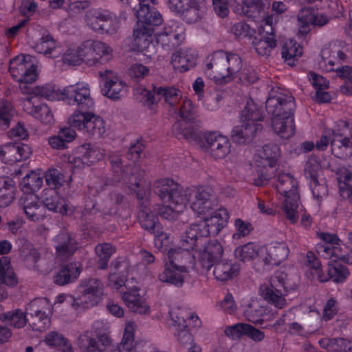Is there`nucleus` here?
<instances>
[{
	"label": "nucleus",
	"mask_w": 352,
	"mask_h": 352,
	"mask_svg": "<svg viewBox=\"0 0 352 352\" xmlns=\"http://www.w3.org/2000/svg\"><path fill=\"white\" fill-rule=\"evenodd\" d=\"M0 320L14 327L21 328L25 324L28 318L22 311L16 309L1 314Z\"/></svg>",
	"instance_id": "6e6d98bb"
},
{
	"label": "nucleus",
	"mask_w": 352,
	"mask_h": 352,
	"mask_svg": "<svg viewBox=\"0 0 352 352\" xmlns=\"http://www.w3.org/2000/svg\"><path fill=\"white\" fill-rule=\"evenodd\" d=\"M280 156L279 146L275 144H267L258 151L255 156L257 177L254 184L261 186L266 184L274 174L270 169L276 166Z\"/></svg>",
	"instance_id": "1a4fd4ad"
},
{
	"label": "nucleus",
	"mask_w": 352,
	"mask_h": 352,
	"mask_svg": "<svg viewBox=\"0 0 352 352\" xmlns=\"http://www.w3.org/2000/svg\"><path fill=\"white\" fill-rule=\"evenodd\" d=\"M337 76L342 78H346V85L342 87L343 92L348 95H352V67L345 65H339L334 70Z\"/></svg>",
	"instance_id": "338daca9"
},
{
	"label": "nucleus",
	"mask_w": 352,
	"mask_h": 352,
	"mask_svg": "<svg viewBox=\"0 0 352 352\" xmlns=\"http://www.w3.org/2000/svg\"><path fill=\"white\" fill-rule=\"evenodd\" d=\"M206 236L201 235V230L195 223L192 224L182 235L179 245L185 250L191 252L202 244Z\"/></svg>",
	"instance_id": "72a5a7b5"
},
{
	"label": "nucleus",
	"mask_w": 352,
	"mask_h": 352,
	"mask_svg": "<svg viewBox=\"0 0 352 352\" xmlns=\"http://www.w3.org/2000/svg\"><path fill=\"white\" fill-rule=\"evenodd\" d=\"M261 260L265 265H278L289 255V249L285 243L274 242L267 246H261Z\"/></svg>",
	"instance_id": "a878e982"
},
{
	"label": "nucleus",
	"mask_w": 352,
	"mask_h": 352,
	"mask_svg": "<svg viewBox=\"0 0 352 352\" xmlns=\"http://www.w3.org/2000/svg\"><path fill=\"white\" fill-rule=\"evenodd\" d=\"M63 100L78 108L69 118L71 126L89 135L101 137L106 131L102 118L94 113L95 103L87 83L78 82L63 89Z\"/></svg>",
	"instance_id": "f257e3e1"
},
{
	"label": "nucleus",
	"mask_w": 352,
	"mask_h": 352,
	"mask_svg": "<svg viewBox=\"0 0 352 352\" xmlns=\"http://www.w3.org/2000/svg\"><path fill=\"white\" fill-rule=\"evenodd\" d=\"M99 74L102 78L105 77L103 91L107 97L112 100H118L126 95L127 92L126 83L118 76L114 75L111 71L100 72Z\"/></svg>",
	"instance_id": "5701e85b"
},
{
	"label": "nucleus",
	"mask_w": 352,
	"mask_h": 352,
	"mask_svg": "<svg viewBox=\"0 0 352 352\" xmlns=\"http://www.w3.org/2000/svg\"><path fill=\"white\" fill-rule=\"evenodd\" d=\"M135 324L129 321L126 323L120 343L117 346L119 352H131L134 348V331Z\"/></svg>",
	"instance_id": "603ef678"
},
{
	"label": "nucleus",
	"mask_w": 352,
	"mask_h": 352,
	"mask_svg": "<svg viewBox=\"0 0 352 352\" xmlns=\"http://www.w3.org/2000/svg\"><path fill=\"white\" fill-rule=\"evenodd\" d=\"M107 16L105 10H90L86 13L85 22L91 30L102 32L103 20Z\"/></svg>",
	"instance_id": "3c124183"
},
{
	"label": "nucleus",
	"mask_w": 352,
	"mask_h": 352,
	"mask_svg": "<svg viewBox=\"0 0 352 352\" xmlns=\"http://www.w3.org/2000/svg\"><path fill=\"white\" fill-rule=\"evenodd\" d=\"M169 314L172 325L175 327L174 336L177 342L182 345L190 344L192 341V336L187 327L184 312L180 311L176 313L174 311H170Z\"/></svg>",
	"instance_id": "bb28decb"
},
{
	"label": "nucleus",
	"mask_w": 352,
	"mask_h": 352,
	"mask_svg": "<svg viewBox=\"0 0 352 352\" xmlns=\"http://www.w3.org/2000/svg\"><path fill=\"white\" fill-rule=\"evenodd\" d=\"M156 94L159 100L162 98L170 106H174L181 98V92L174 87H159L156 88Z\"/></svg>",
	"instance_id": "4d7b16f0"
},
{
	"label": "nucleus",
	"mask_w": 352,
	"mask_h": 352,
	"mask_svg": "<svg viewBox=\"0 0 352 352\" xmlns=\"http://www.w3.org/2000/svg\"><path fill=\"white\" fill-rule=\"evenodd\" d=\"M314 10L309 8H302L298 13L297 18L299 25V31L302 34H307L312 25V20L314 19Z\"/></svg>",
	"instance_id": "bf43d9fd"
},
{
	"label": "nucleus",
	"mask_w": 352,
	"mask_h": 352,
	"mask_svg": "<svg viewBox=\"0 0 352 352\" xmlns=\"http://www.w3.org/2000/svg\"><path fill=\"white\" fill-rule=\"evenodd\" d=\"M81 271V265L78 263L67 264L54 274V283L60 286L72 283L78 278Z\"/></svg>",
	"instance_id": "2f4dec72"
},
{
	"label": "nucleus",
	"mask_w": 352,
	"mask_h": 352,
	"mask_svg": "<svg viewBox=\"0 0 352 352\" xmlns=\"http://www.w3.org/2000/svg\"><path fill=\"white\" fill-rule=\"evenodd\" d=\"M338 180L340 184V190L346 194L349 202L352 203V166L340 168L338 172Z\"/></svg>",
	"instance_id": "8fccbe9b"
},
{
	"label": "nucleus",
	"mask_w": 352,
	"mask_h": 352,
	"mask_svg": "<svg viewBox=\"0 0 352 352\" xmlns=\"http://www.w3.org/2000/svg\"><path fill=\"white\" fill-rule=\"evenodd\" d=\"M266 110L272 116L274 131L283 139H289L295 132L294 111L295 100L288 92L272 91L266 101Z\"/></svg>",
	"instance_id": "f03ea898"
},
{
	"label": "nucleus",
	"mask_w": 352,
	"mask_h": 352,
	"mask_svg": "<svg viewBox=\"0 0 352 352\" xmlns=\"http://www.w3.org/2000/svg\"><path fill=\"white\" fill-rule=\"evenodd\" d=\"M96 254L99 257L98 267L104 270L107 267L111 256L115 252V248L109 243H104L98 244L95 248Z\"/></svg>",
	"instance_id": "5fc2aeb1"
},
{
	"label": "nucleus",
	"mask_w": 352,
	"mask_h": 352,
	"mask_svg": "<svg viewBox=\"0 0 352 352\" xmlns=\"http://www.w3.org/2000/svg\"><path fill=\"white\" fill-rule=\"evenodd\" d=\"M153 191L164 203L154 208L162 218L173 220L186 208L187 198L184 196V190L174 180L164 178L156 181Z\"/></svg>",
	"instance_id": "20e7f679"
},
{
	"label": "nucleus",
	"mask_w": 352,
	"mask_h": 352,
	"mask_svg": "<svg viewBox=\"0 0 352 352\" xmlns=\"http://www.w3.org/2000/svg\"><path fill=\"white\" fill-rule=\"evenodd\" d=\"M9 72L16 81L23 83H32L37 76L36 66L30 55L21 54L10 60Z\"/></svg>",
	"instance_id": "ddd939ff"
},
{
	"label": "nucleus",
	"mask_w": 352,
	"mask_h": 352,
	"mask_svg": "<svg viewBox=\"0 0 352 352\" xmlns=\"http://www.w3.org/2000/svg\"><path fill=\"white\" fill-rule=\"evenodd\" d=\"M88 293L102 299L104 294V285L102 282L96 278H87L81 280L78 287Z\"/></svg>",
	"instance_id": "864d4df0"
},
{
	"label": "nucleus",
	"mask_w": 352,
	"mask_h": 352,
	"mask_svg": "<svg viewBox=\"0 0 352 352\" xmlns=\"http://www.w3.org/2000/svg\"><path fill=\"white\" fill-rule=\"evenodd\" d=\"M173 133L178 139L201 142L204 133L195 129L190 120H180L173 125Z\"/></svg>",
	"instance_id": "c756f323"
},
{
	"label": "nucleus",
	"mask_w": 352,
	"mask_h": 352,
	"mask_svg": "<svg viewBox=\"0 0 352 352\" xmlns=\"http://www.w3.org/2000/svg\"><path fill=\"white\" fill-rule=\"evenodd\" d=\"M133 191L136 193L137 198L142 208L138 213L139 223L142 228L154 234L155 248L162 250L164 246L168 245L170 236L169 234L164 232L157 216L155 215L147 207L148 186L144 184Z\"/></svg>",
	"instance_id": "423d86ee"
},
{
	"label": "nucleus",
	"mask_w": 352,
	"mask_h": 352,
	"mask_svg": "<svg viewBox=\"0 0 352 352\" xmlns=\"http://www.w3.org/2000/svg\"><path fill=\"white\" fill-rule=\"evenodd\" d=\"M319 65L325 72H333L335 67L341 65L348 59L343 47L336 43L329 44L322 48Z\"/></svg>",
	"instance_id": "f3484780"
},
{
	"label": "nucleus",
	"mask_w": 352,
	"mask_h": 352,
	"mask_svg": "<svg viewBox=\"0 0 352 352\" xmlns=\"http://www.w3.org/2000/svg\"><path fill=\"white\" fill-rule=\"evenodd\" d=\"M239 265L232 261H222L214 265L213 274L216 279L225 281L236 276L239 272Z\"/></svg>",
	"instance_id": "c9c22d12"
},
{
	"label": "nucleus",
	"mask_w": 352,
	"mask_h": 352,
	"mask_svg": "<svg viewBox=\"0 0 352 352\" xmlns=\"http://www.w3.org/2000/svg\"><path fill=\"white\" fill-rule=\"evenodd\" d=\"M43 184V176L36 171H31L27 174L21 182L24 195L32 194V192L38 190Z\"/></svg>",
	"instance_id": "09e8293b"
},
{
	"label": "nucleus",
	"mask_w": 352,
	"mask_h": 352,
	"mask_svg": "<svg viewBox=\"0 0 352 352\" xmlns=\"http://www.w3.org/2000/svg\"><path fill=\"white\" fill-rule=\"evenodd\" d=\"M31 153V148L21 142H9L0 146V160L5 164H12L25 160Z\"/></svg>",
	"instance_id": "6ab92c4d"
},
{
	"label": "nucleus",
	"mask_w": 352,
	"mask_h": 352,
	"mask_svg": "<svg viewBox=\"0 0 352 352\" xmlns=\"http://www.w3.org/2000/svg\"><path fill=\"white\" fill-rule=\"evenodd\" d=\"M44 342L47 346L60 348L63 352H73L69 341L58 331H52L47 333Z\"/></svg>",
	"instance_id": "de8ad7c7"
},
{
	"label": "nucleus",
	"mask_w": 352,
	"mask_h": 352,
	"mask_svg": "<svg viewBox=\"0 0 352 352\" xmlns=\"http://www.w3.org/2000/svg\"><path fill=\"white\" fill-rule=\"evenodd\" d=\"M261 246L250 242L237 247L234 252V256L241 261H248L256 258L261 259Z\"/></svg>",
	"instance_id": "a19ab883"
},
{
	"label": "nucleus",
	"mask_w": 352,
	"mask_h": 352,
	"mask_svg": "<svg viewBox=\"0 0 352 352\" xmlns=\"http://www.w3.org/2000/svg\"><path fill=\"white\" fill-rule=\"evenodd\" d=\"M109 160L113 171L117 173L118 177L121 176V179L131 190H135L136 188L145 184L142 181L144 175L143 170H140L137 166H127L126 169L122 168V160L120 156L115 154L110 155Z\"/></svg>",
	"instance_id": "2eb2a0df"
},
{
	"label": "nucleus",
	"mask_w": 352,
	"mask_h": 352,
	"mask_svg": "<svg viewBox=\"0 0 352 352\" xmlns=\"http://www.w3.org/2000/svg\"><path fill=\"white\" fill-rule=\"evenodd\" d=\"M139 291V289L135 287L124 292L122 300L131 311L140 314H148L150 313V307L146 298L140 294Z\"/></svg>",
	"instance_id": "c85d7f7f"
},
{
	"label": "nucleus",
	"mask_w": 352,
	"mask_h": 352,
	"mask_svg": "<svg viewBox=\"0 0 352 352\" xmlns=\"http://www.w3.org/2000/svg\"><path fill=\"white\" fill-rule=\"evenodd\" d=\"M296 286L289 284L287 274L283 272H276L271 277L268 285H262L259 292L263 299L278 309H283L287 305L285 297Z\"/></svg>",
	"instance_id": "0eeeda50"
},
{
	"label": "nucleus",
	"mask_w": 352,
	"mask_h": 352,
	"mask_svg": "<svg viewBox=\"0 0 352 352\" xmlns=\"http://www.w3.org/2000/svg\"><path fill=\"white\" fill-rule=\"evenodd\" d=\"M297 184V181L289 173H283L278 175L276 188L280 194L285 196L282 209L292 223H296L298 219L299 195Z\"/></svg>",
	"instance_id": "6e6552de"
},
{
	"label": "nucleus",
	"mask_w": 352,
	"mask_h": 352,
	"mask_svg": "<svg viewBox=\"0 0 352 352\" xmlns=\"http://www.w3.org/2000/svg\"><path fill=\"white\" fill-rule=\"evenodd\" d=\"M252 45L258 55L269 56L276 47V40L274 34H267L262 38H254Z\"/></svg>",
	"instance_id": "c03bdc74"
},
{
	"label": "nucleus",
	"mask_w": 352,
	"mask_h": 352,
	"mask_svg": "<svg viewBox=\"0 0 352 352\" xmlns=\"http://www.w3.org/2000/svg\"><path fill=\"white\" fill-rule=\"evenodd\" d=\"M241 122H250L252 124H261L263 116L262 110L252 100L247 102L241 114Z\"/></svg>",
	"instance_id": "a18cd8bd"
},
{
	"label": "nucleus",
	"mask_w": 352,
	"mask_h": 352,
	"mask_svg": "<svg viewBox=\"0 0 352 352\" xmlns=\"http://www.w3.org/2000/svg\"><path fill=\"white\" fill-rule=\"evenodd\" d=\"M72 300V306L76 309H89L97 305L102 299L78 288L76 296L70 297Z\"/></svg>",
	"instance_id": "ea45409f"
},
{
	"label": "nucleus",
	"mask_w": 352,
	"mask_h": 352,
	"mask_svg": "<svg viewBox=\"0 0 352 352\" xmlns=\"http://www.w3.org/2000/svg\"><path fill=\"white\" fill-rule=\"evenodd\" d=\"M14 114L12 104L6 100L0 101V127L7 129Z\"/></svg>",
	"instance_id": "680f3d73"
},
{
	"label": "nucleus",
	"mask_w": 352,
	"mask_h": 352,
	"mask_svg": "<svg viewBox=\"0 0 352 352\" xmlns=\"http://www.w3.org/2000/svg\"><path fill=\"white\" fill-rule=\"evenodd\" d=\"M269 308L257 304H249L243 311L245 318L250 322L260 324L263 321L270 320L268 317Z\"/></svg>",
	"instance_id": "4c0bfd02"
},
{
	"label": "nucleus",
	"mask_w": 352,
	"mask_h": 352,
	"mask_svg": "<svg viewBox=\"0 0 352 352\" xmlns=\"http://www.w3.org/2000/svg\"><path fill=\"white\" fill-rule=\"evenodd\" d=\"M201 142L202 149L214 159H223L230 151L231 144L226 136L217 132H205Z\"/></svg>",
	"instance_id": "4468645a"
},
{
	"label": "nucleus",
	"mask_w": 352,
	"mask_h": 352,
	"mask_svg": "<svg viewBox=\"0 0 352 352\" xmlns=\"http://www.w3.org/2000/svg\"><path fill=\"white\" fill-rule=\"evenodd\" d=\"M139 3L133 8L138 19L137 28L134 30L133 45L140 52L147 51L152 43L153 26L162 24V16L155 7L157 0H138Z\"/></svg>",
	"instance_id": "7ed1b4c3"
},
{
	"label": "nucleus",
	"mask_w": 352,
	"mask_h": 352,
	"mask_svg": "<svg viewBox=\"0 0 352 352\" xmlns=\"http://www.w3.org/2000/svg\"><path fill=\"white\" fill-rule=\"evenodd\" d=\"M242 69L241 57L223 50L214 52L206 60L205 73L218 83L232 81Z\"/></svg>",
	"instance_id": "39448f33"
},
{
	"label": "nucleus",
	"mask_w": 352,
	"mask_h": 352,
	"mask_svg": "<svg viewBox=\"0 0 352 352\" xmlns=\"http://www.w3.org/2000/svg\"><path fill=\"white\" fill-rule=\"evenodd\" d=\"M262 130L261 124H252L250 122H242L240 126H236L232 131V139L239 144L250 142L256 134Z\"/></svg>",
	"instance_id": "7c9ffc66"
},
{
	"label": "nucleus",
	"mask_w": 352,
	"mask_h": 352,
	"mask_svg": "<svg viewBox=\"0 0 352 352\" xmlns=\"http://www.w3.org/2000/svg\"><path fill=\"white\" fill-rule=\"evenodd\" d=\"M190 270L182 272L179 267H173L164 262V270L159 274L158 279L163 283H168L177 287H182L188 276Z\"/></svg>",
	"instance_id": "473e14b6"
},
{
	"label": "nucleus",
	"mask_w": 352,
	"mask_h": 352,
	"mask_svg": "<svg viewBox=\"0 0 352 352\" xmlns=\"http://www.w3.org/2000/svg\"><path fill=\"white\" fill-rule=\"evenodd\" d=\"M186 204L198 214H204L212 210L217 205L215 195L211 188L204 186L192 187L184 190Z\"/></svg>",
	"instance_id": "9d476101"
},
{
	"label": "nucleus",
	"mask_w": 352,
	"mask_h": 352,
	"mask_svg": "<svg viewBox=\"0 0 352 352\" xmlns=\"http://www.w3.org/2000/svg\"><path fill=\"white\" fill-rule=\"evenodd\" d=\"M234 226L235 229V232L232 234L234 240L244 238L248 236L253 230V226L251 223L239 218L234 220Z\"/></svg>",
	"instance_id": "774afa93"
},
{
	"label": "nucleus",
	"mask_w": 352,
	"mask_h": 352,
	"mask_svg": "<svg viewBox=\"0 0 352 352\" xmlns=\"http://www.w3.org/2000/svg\"><path fill=\"white\" fill-rule=\"evenodd\" d=\"M123 201V196L120 193L113 192L110 194L109 197L105 201L103 208V215L113 216L118 210V206Z\"/></svg>",
	"instance_id": "69168bd1"
},
{
	"label": "nucleus",
	"mask_w": 352,
	"mask_h": 352,
	"mask_svg": "<svg viewBox=\"0 0 352 352\" xmlns=\"http://www.w3.org/2000/svg\"><path fill=\"white\" fill-rule=\"evenodd\" d=\"M23 110L41 122L48 124L53 121V114L49 107L41 103L35 96H28L22 101Z\"/></svg>",
	"instance_id": "4be33fe9"
},
{
	"label": "nucleus",
	"mask_w": 352,
	"mask_h": 352,
	"mask_svg": "<svg viewBox=\"0 0 352 352\" xmlns=\"http://www.w3.org/2000/svg\"><path fill=\"white\" fill-rule=\"evenodd\" d=\"M84 64L87 66L104 65L112 58V49L107 44L94 40H87L82 43Z\"/></svg>",
	"instance_id": "9b49d317"
},
{
	"label": "nucleus",
	"mask_w": 352,
	"mask_h": 352,
	"mask_svg": "<svg viewBox=\"0 0 352 352\" xmlns=\"http://www.w3.org/2000/svg\"><path fill=\"white\" fill-rule=\"evenodd\" d=\"M103 157L104 153L100 148L90 144H85L76 148L71 162L74 168L81 169L102 160Z\"/></svg>",
	"instance_id": "a211bd4d"
},
{
	"label": "nucleus",
	"mask_w": 352,
	"mask_h": 352,
	"mask_svg": "<svg viewBox=\"0 0 352 352\" xmlns=\"http://www.w3.org/2000/svg\"><path fill=\"white\" fill-rule=\"evenodd\" d=\"M21 256L25 265L33 270H38V262L40 260V253L34 248L23 249L21 252Z\"/></svg>",
	"instance_id": "e2e57ef3"
},
{
	"label": "nucleus",
	"mask_w": 352,
	"mask_h": 352,
	"mask_svg": "<svg viewBox=\"0 0 352 352\" xmlns=\"http://www.w3.org/2000/svg\"><path fill=\"white\" fill-rule=\"evenodd\" d=\"M171 63L180 72H185L196 65V56L189 51L177 52L172 55Z\"/></svg>",
	"instance_id": "e433bc0d"
},
{
	"label": "nucleus",
	"mask_w": 352,
	"mask_h": 352,
	"mask_svg": "<svg viewBox=\"0 0 352 352\" xmlns=\"http://www.w3.org/2000/svg\"><path fill=\"white\" fill-rule=\"evenodd\" d=\"M229 219V214L226 208H220L206 217L203 221L195 223L201 230V235L208 237L210 235H217L223 228Z\"/></svg>",
	"instance_id": "dca6fc26"
},
{
	"label": "nucleus",
	"mask_w": 352,
	"mask_h": 352,
	"mask_svg": "<svg viewBox=\"0 0 352 352\" xmlns=\"http://www.w3.org/2000/svg\"><path fill=\"white\" fill-rule=\"evenodd\" d=\"M42 204L49 210L58 212L62 215L72 216L75 212V207L67 199L59 196L53 189L43 191Z\"/></svg>",
	"instance_id": "aec40b11"
},
{
	"label": "nucleus",
	"mask_w": 352,
	"mask_h": 352,
	"mask_svg": "<svg viewBox=\"0 0 352 352\" xmlns=\"http://www.w3.org/2000/svg\"><path fill=\"white\" fill-rule=\"evenodd\" d=\"M302 54V47L294 40L287 41L282 49V56L285 60H291Z\"/></svg>",
	"instance_id": "0e129e2a"
},
{
	"label": "nucleus",
	"mask_w": 352,
	"mask_h": 352,
	"mask_svg": "<svg viewBox=\"0 0 352 352\" xmlns=\"http://www.w3.org/2000/svg\"><path fill=\"white\" fill-rule=\"evenodd\" d=\"M53 245L57 256L65 258L72 256L77 250V242L67 232H60L53 239Z\"/></svg>",
	"instance_id": "cd10ccee"
},
{
	"label": "nucleus",
	"mask_w": 352,
	"mask_h": 352,
	"mask_svg": "<svg viewBox=\"0 0 352 352\" xmlns=\"http://www.w3.org/2000/svg\"><path fill=\"white\" fill-rule=\"evenodd\" d=\"M263 10L262 0H243L242 5L235 9L238 14L254 19H257Z\"/></svg>",
	"instance_id": "79ce46f5"
},
{
	"label": "nucleus",
	"mask_w": 352,
	"mask_h": 352,
	"mask_svg": "<svg viewBox=\"0 0 352 352\" xmlns=\"http://www.w3.org/2000/svg\"><path fill=\"white\" fill-rule=\"evenodd\" d=\"M16 283L15 275L10 267V261L6 257H2L0 258V302L8 296V293L1 284L14 285Z\"/></svg>",
	"instance_id": "f704fd0d"
},
{
	"label": "nucleus",
	"mask_w": 352,
	"mask_h": 352,
	"mask_svg": "<svg viewBox=\"0 0 352 352\" xmlns=\"http://www.w3.org/2000/svg\"><path fill=\"white\" fill-rule=\"evenodd\" d=\"M318 343L322 348L329 351L352 352V341L343 338H323Z\"/></svg>",
	"instance_id": "58836bf2"
},
{
	"label": "nucleus",
	"mask_w": 352,
	"mask_h": 352,
	"mask_svg": "<svg viewBox=\"0 0 352 352\" xmlns=\"http://www.w3.org/2000/svg\"><path fill=\"white\" fill-rule=\"evenodd\" d=\"M164 262L173 267H179L182 272L194 269L195 255L185 250L181 246L170 248L167 252V258Z\"/></svg>",
	"instance_id": "b1692460"
},
{
	"label": "nucleus",
	"mask_w": 352,
	"mask_h": 352,
	"mask_svg": "<svg viewBox=\"0 0 352 352\" xmlns=\"http://www.w3.org/2000/svg\"><path fill=\"white\" fill-rule=\"evenodd\" d=\"M183 28L174 21H169L157 36V42L167 50L179 46L184 39Z\"/></svg>",
	"instance_id": "412c9836"
},
{
	"label": "nucleus",
	"mask_w": 352,
	"mask_h": 352,
	"mask_svg": "<svg viewBox=\"0 0 352 352\" xmlns=\"http://www.w3.org/2000/svg\"><path fill=\"white\" fill-rule=\"evenodd\" d=\"M77 345L81 352H103V349L89 330L79 335Z\"/></svg>",
	"instance_id": "37998d69"
},
{
	"label": "nucleus",
	"mask_w": 352,
	"mask_h": 352,
	"mask_svg": "<svg viewBox=\"0 0 352 352\" xmlns=\"http://www.w3.org/2000/svg\"><path fill=\"white\" fill-rule=\"evenodd\" d=\"M45 179L49 189L56 190L66 182L65 175L57 168H50L45 173Z\"/></svg>",
	"instance_id": "13d9d810"
},
{
	"label": "nucleus",
	"mask_w": 352,
	"mask_h": 352,
	"mask_svg": "<svg viewBox=\"0 0 352 352\" xmlns=\"http://www.w3.org/2000/svg\"><path fill=\"white\" fill-rule=\"evenodd\" d=\"M50 305L45 298H35L25 309L28 321L34 330L43 331L50 326V318L46 311H50Z\"/></svg>",
	"instance_id": "f8f14e48"
},
{
	"label": "nucleus",
	"mask_w": 352,
	"mask_h": 352,
	"mask_svg": "<svg viewBox=\"0 0 352 352\" xmlns=\"http://www.w3.org/2000/svg\"><path fill=\"white\" fill-rule=\"evenodd\" d=\"M82 49V44L77 47L68 48L63 56V62L71 65H79L84 63Z\"/></svg>",
	"instance_id": "052dcab7"
},
{
	"label": "nucleus",
	"mask_w": 352,
	"mask_h": 352,
	"mask_svg": "<svg viewBox=\"0 0 352 352\" xmlns=\"http://www.w3.org/2000/svg\"><path fill=\"white\" fill-rule=\"evenodd\" d=\"M19 204L30 221L37 222L45 218V208L34 194L23 195L20 199Z\"/></svg>",
	"instance_id": "393cba45"
},
{
	"label": "nucleus",
	"mask_w": 352,
	"mask_h": 352,
	"mask_svg": "<svg viewBox=\"0 0 352 352\" xmlns=\"http://www.w3.org/2000/svg\"><path fill=\"white\" fill-rule=\"evenodd\" d=\"M63 89H59L54 85L47 84L34 87L30 96H35L38 98L40 96L50 100H63Z\"/></svg>",
	"instance_id": "49530a36"
}]
</instances>
